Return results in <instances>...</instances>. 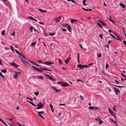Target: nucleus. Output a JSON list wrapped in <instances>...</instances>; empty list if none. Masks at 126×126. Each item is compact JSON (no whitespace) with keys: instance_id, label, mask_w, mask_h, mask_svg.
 Here are the masks:
<instances>
[{"instance_id":"1","label":"nucleus","mask_w":126,"mask_h":126,"mask_svg":"<svg viewBox=\"0 0 126 126\" xmlns=\"http://www.w3.org/2000/svg\"><path fill=\"white\" fill-rule=\"evenodd\" d=\"M44 75L46 77L47 79H48L51 80L52 81H54L56 80V79L52 78L51 76H50L49 75L47 74H44Z\"/></svg>"},{"instance_id":"2","label":"nucleus","mask_w":126,"mask_h":126,"mask_svg":"<svg viewBox=\"0 0 126 126\" xmlns=\"http://www.w3.org/2000/svg\"><path fill=\"white\" fill-rule=\"evenodd\" d=\"M25 57L24 56V57L21 58V60L22 62L24 63L25 65L28 66H29L30 65V64L28 62L26 61L24 59Z\"/></svg>"},{"instance_id":"3","label":"nucleus","mask_w":126,"mask_h":126,"mask_svg":"<svg viewBox=\"0 0 126 126\" xmlns=\"http://www.w3.org/2000/svg\"><path fill=\"white\" fill-rule=\"evenodd\" d=\"M97 22L99 26L101 27H102L101 25L103 26H106V25L104 22L100 20H98Z\"/></svg>"},{"instance_id":"4","label":"nucleus","mask_w":126,"mask_h":126,"mask_svg":"<svg viewBox=\"0 0 126 126\" xmlns=\"http://www.w3.org/2000/svg\"><path fill=\"white\" fill-rule=\"evenodd\" d=\"M44 104H42L41 102H40L38 103L36 106H38V107L36 108V109H41L44 107Z\"/></svg>"},{"instance_id":"5","label":"nucleus","mask_w":126,"mask_h":126,"mask_svg":"<svg viewBox=\"0 0 126 126\" xmlns=\"http://www.w3.org/2000/svg\"><path fill=\"white\" fill-rule=\"evenodd\" d=\"M15 51L16 53L18 54V56L20 58V59L21 58H22L23 57H24V56L21 54L17 49H15Z\"/></svg>"},{"instance_id":"6","label":"nucleus","mask_w":126,"mask_h":126,"mask_svg":"<svg viewBox=\"0 0 126 126\" xmlns=\"http://www.w3.org/2000/svg\"><path fill=\"white\" fill-rule=\"evenodd\" d=\"M110 35L113 38L115 39L116 40H118L119 41H121V39L118 36V35H116V36L118 37V38H117L115 37V36H114L113 34H110Z\"/></svg>"},{"instance_id":"7","label":"nucleus","mask_w":126,"mask_h":126,"mask_svg":"<svg viewBox=\"0 0 126 126\" xmlns=\"http://www.w3.org/2000/svg\"><path fill=\"white\" fill-rule=\"evenodd\" d=\"M114 89L116 95H118L120 93V90L115 87H114Z\"/></svg>"},{"instance_id":"8","label":"nucleus","mask_w":126,"mask_h":126,"mask_svg":"<svg viewBox=\"0 0 126 126\" xmlns=\"http://www.w3.org/2000/svg\"><path fill=\"white\" fill-rule=\"evenodd\" d=\"M32 67H33V68L34 70L37 71H38L39 72H42V71L38 68L37 67H34L32 66Z\"/></svg>"},{"instance_id":"9","label":"nucleus","mask_w":126,"mask_h":126,"mask_svg":"<svg viewBox=\"0 0 126 126\" xmlns=\"http://www.w3.org/2000/svg\"><path fill=\"white\" fill-rule=\"evenodd\" d=\"M54 63L50 62H46L44 63V64L47 65H50L53 64Z\"/></svg>"},{"instance_id":"10","label":"nucleus","mask_w":126,"mask_h":126,"mask_svg":"<svg viewBox=\"0 0 126 126\" xmlns=\"http://www.w3.org/2000/svg\"><path fill=\"white\" fill-rule=\"evenodd\" d=\"M52 88L53 90H55L56 92H58L61 91V90L57 89L54 86H52Z\"/></svg>"},{"instance_id":"11","label":"nucleus","mask_w":126,"mask_h":126,"mask_svg":"<svg viewBox=\"0 0 126 126\" xmlns=\"http://www.w3.org/2000/svg\"><path fill=\"white\" fill-rule=\"evenodd\" d=\"M71 59V58L70 57L68 58L65 61V63L67 64L68 62L69 61L70 59Z\"/></svg>"},{"instance_id":"12","label":"nucleus","mask_w":126,"mask_h":126,"mask_svg":"<svg viewBox=\"0 0 126 126\" xmlns=\"http://www.w3.org/2000/svg\"><path fill=\"white\" fill-rule=\"evenodd\" d=\"M61 85L62 86L64 87H65L66 86H68L69 85V84L66 82H65L61 83Z\"/></svg>"},{"instance_id":"13","label":"nucleus","mask_w":126,"mask_h":126,"mask_svg":"<svg viewBox=\"0 0 126 126\" xmlns=\"http://www.w3.org/2000/svg\"><path fill=\"white\" fill-rule=\"evenodd\" d=\"M28 18L29 19H31L32 20L34 21H35L36 22H37V21L36 19H34L33 17L32 16L31 17H29L28 16Z\"/></svg>"},{"instance_id":"14","label":"nucleus","mask_w":126,"mask_h":126,"mask_svg":"<svg viewBox=\"0 0 126 126\" xmlns=\"http://www.w3.org/2000/svg\"><path fill=\"white\" fill-rule=\"evenodd\" d=\"M83 65H81V64H80L77 65V66L79 67V68L81 69H83Z\"/></svg>"},{"instance_id":"15","label":"nucleus","mask_w":126,"mask_h":126,"mask_svg":"<svg viewBox=\"0 0 126 126\" xmlns=\"http://www.w3.org/2000/svg\"><path fill=\"white\" fill-rule=\"evenodd\" d=\"M0 121L2 123L5 125L6 126H8V125L5 123L3 120L1 119L0 118Z\"/></svg>"},{"instance_id":"16","label":"nucleus","mask_w":126,"mask_h":126,"mask_svg":"<svg viewBox=\"0 0 126 126\" xmlns=\"http://www.w3.org/2000/svg\"><path fill=\"white\" fill-rule=\"evenodd\" d=\"M12 65L16 67H17L18 66V65L14 63H12Z\"/></svg>"},{"instance_id":"17","label":"nucleus","mask_w":126,"mask_h":126,"mask_svg":"<svg viewBox=\"0 0 126 126\" xmlns=\"http://www.w3.org/2000/svg\"><path fill=\"white\" fill-rule=\"evenodd\" d=\"M27 102L29 103L30 104H32V105L34 106H36V105H35V104H34L32 102H30V101H27Z\"/></svg>"},{"instance_id":"18","label":"nucleus","mask_w":126,"mask_h":126,"mask_svg":"<svg viewBox=\"0 0 126 126\" xmlns=\"http://www.w3.org/2000/svg\"><path fill=\"white\" fill-rule=\"evenodd\" d=\"M67 29H68L69 31L70 32H71V31L70 30L71 29V27L70 26L68 25Z\"/></svg>"},{"instance_id":"19","label":"nucleus","mask_w":126,"mask_h":126,"mask_svg":"<svg viewBox=\"0 0 126 126\" xmlns=\"http://www.w3.org/2000/svg\"><path fill=\"white\" fill-rule=\"evenodd\" d=\"M120 6H122V7L123 8H124L125 7V5L123 3H121L120 4Z\"/></svg>"},{"instance_id":"20","label":"nucleus","mask_w":126,"mask_h":126,"mask_svg":"<svg viewBox=\"0 0 126 126\" xmlns=\"http://www.w3.org/2000/svg\"><path fill=\"white\" fill-rule=\"evenodd\" d=\"M108 109H109V112H110V114H111L112 115H113V111L112 110H111L109 108Z\"/></svg>"},{"instance_id":"21","label":"nucleus","mask_w":126,"mask_h":126,"mask_svg":"<svg viewBox=\"0 0 126 126\" xmlns=\"http://www.w3.org/2000/svg\"><path fill=\"white\" fill-rule=\"evenodd\" d=\"M78 54V56H77V60L78 61V63H79V54L78 53H77Z\"/></svg>"},{"instance_id":"22","label":"nucleus","mask_w":126,"mask_h":126,"mask_svg":"<svg viewBox=\"0 0 126 126\" xmlns=\"http://www.w3.org/2000/svg\"><path fill=\"white\" fill-rule=\"evenodd\" d=\"M63 27H66L67 26H68V24H62Z\"/></svg>"},{"instance_id":"23","label":"nucleus","mask_w":126,"mask_h":126,"mask_svg":"<svg viewBox=\"0 0 126 126\" xmlns=\"http://www.w3.org/2000/svg\"><path fill=\"white\" fill-rule=\"evenodd\" d=\"M39 10L42 13L47 12V11L45 10H43L40 9H39Z\"/></svg>"},{"instance_id":"24","label":"nucleus","mask_w":126,"mask_h":126,"mask_svg":"<svg viewBox=\"0 0 126 126\" xmlns=\"http://www.w3.org/2000/svg\"><path fill=\"white\" fill-rule=\"evenodd\" d=\"M77 21V20L76 19H71V23H73L74 21Z\"/></svg>"},{"instance_id":"25","label":"nucleus","mask_w":126,"mask_h":126,"mask_svg":"<svg viewBox=\"0 0 126 126\" xmlns=\"http://www.w3.org/2000/svg\"><path fill=\"white\" fill-rule=\"evenodd\" d=\"M36 43V41L34 42H32L31 43V45L32 46H34L35 45Z\"/></svg>"},{"instance_id":"26","label":"nucleus","mask_w":126,"mask_h":126,"mask_svg":"<svg viewBox=\"0 0 126 126\" xmlns=\"http://www.w3.org/2000/svg\"><path fill=\"white\" fill-rule=\"evenodd\" d=\"M95 107L92 106H90L89 107V108L90 110H93L94 109Z\"/></svg>"},{"instance_id":"27","label":"nucleus","mask_w":126,"mask_h":126,"mask_svg":"<svg viewBox=\"0 0 126 126\" xmlns=\"http://www.w3.org/2000/svg\"><path fill=\"white\" fill-rule=\"evenodd\" d=\"M15 73L16 74L17 76L19 75H20V73L19 72H17L16 71H15Z\"/></svg>"},{"instance_id":"28","label":"nucleus","mask_w":126,"mask_h":126,"mask_svg":"<svg viewBox=\"0 0 126 126\" xmlns=\"http://www.w3.org/2000/svg\"><path fill=\"white\" fill-rule=\"evenodd\" d=\"M10 46L11 49L13 51V52H14V48L13 46L12 45H10Z\"/></svg>"},{"instance_id":"29","label":"nucleus","mask_w":126,"mask_h":126,"mask_svg":"<svg viewBox=\"0 0 126 126\" xmlns=\"http://www.w3.org/2000/svg\"><path fill=\"white\" fill-rule=\"evenodd\" d=\"M30 30L31 32H32L33 31V27L31 26H30Z\"/></svg>"},{"instance_id":"30","label":"nucleus","mask_w":126,"mask_h":126,"mask_svg":"<svg viewBox=\"0 0 126 126\" xmlns=\"http://www.w3.org/2000/svg\"><path fill=\"white\" fill-rule=\"evenodd\" d=\"M1 72H2L5 73L6 72V69H4L3 70H1Z\"/></svg>"},{"instance_id":"31","label":"nucleus","mask_w":126,"mask_h":126,"mask_svg":"<svg viewBox=\"0 0 126 126\" xmlns=\"http://www.w3.org/2000/svg\"><path fill=\"white\" fill-rule=\"evenodd\" d=\"M37 113L38 114H43L44 113V112L43 111H38Z\"/></svg>"},{"instance_id":"32","label":"nucleus","mask_w":126,"mask_h":126,"mask_svg":"<svg viewBox=\"0 0 126 126\" xmlns=\"http://www.w3.org/2000/svg\"><path fill=\"white\" fill-rule=\"evenodd\" d=\"M39 93L38 92H35L34 93V94L36 96H38L39 94Z\"/></svg>"},{"instance_id":"33","label":"nucleus","mask_w":126,"mask_h":126,"mask_svg":"<svg viewBox=\"0 0 126 126\" xmlns=\"http://www.w3.org/2000/svg\"><path fill=\"white\" fill-rule=\"evenodd\" d=\"M109 19L111 22H112L114 24L115 23L114 22L111 18Z\"/></svg>"},{"instance_id":"34","label":"nucleus","mask_w":126,"mask_h":126,"mask_svg":"<svg viewBox=\"0 0 126 126\" xmlns=\"http://www.w3.org/2000/svg\"><path fill=\"white\" fill-rule=\"evenodd\" d=\"M17 124H18L20 126H24V124H20V123L19 122H17Z\"/></svg>"},{"instance_id":"35","label":"nucleus","mask_w":126,"mask_h":126,"mask_svg":"<svg viewBox=\"0 0 126 126\" xmlns=\"http://www.w3.org/2000/svg\"><path fill=\"white\" fill-rule=\"evenodd\" d=\"M5 31L4 30H3L1 33V34L2 35H4L5 34Z\"/></svg>"},{"instance_id":"36","label":"nucleus","mask_w":126,"mask_h":126,"mask_svg":"<svg viewBox=\"0 0 126 126\" xmlns=\"http://www.w3.org/2000/svg\"><path fill=\"white\" fill-rule=\"evenodd\" d=\"M79 97H80V100H81L83 101L84 100V98L82 97L81 95H80Z\"/></svg>"},{"instance_id":"37","label":"nucleus","mask_w":126,"mask_h":126,"mask_svg":"<svg viewBox=\"0 0 126 126\" xmlns=\"http://www.w3.org/2000/svg\"><path fill=\"white\" fill-rule=\"evenodd\" d=\"M39 79L42 80L43 79V77L42 76H39Z\"/></svg>"},{"instance_id":"38","label":"nucleus","mask_w":126,"mask_h":126,"mask_svg":"<svg viewBox=\"0 0 126 126\" xmlns=\"http://www.w3.org/2000/svg\"><path fill=\"white\" fill-rule=\"evenodd\" d=\"M102 56V55L101 53H99L97 54V57L99 58L100 57Z\"/></svg>"},{"instance_id":"39","label":"nucleus","mask_w":126,"mask_h":126,"mask_svg":"<svg viewBox=\"0 0 126 126\" xmlns=\"http://www.w3.org/2000/svg\"><path fill=\"white\" fill-rule=\"evenodd\" d=\"M14 78L15 79H17L18 78V77L17 76V75L16 74V73L14 75Z\"/></svg>"},{"instance_id":"40","label":"nucleus","mask_w":126,"mask_h":126,"mask_svg":"<svg viewBox=\"0 0 126 126\" xmlns=\"http://www.w3.org/2000/svg\"><path fill=\"white\" fill-rule=\"evenodd\" d=\"M55 21H56V22L55 23H57L58 22H59L60 21V20H58V19L56 18H55V20H54Z\"/></svg>"},{"instance_id":"41","label":"nucleus","mask_w":126,"mask_h":126,"mask_svg":"<svg viewBox=\"0 0 126 126\" xmlns=\"http://www.w3.org/2000/svg\"><path fill=\"white\" fill-rule=\"evenodd\" d=\"M58 62H59V63L61 64H62V62L61 61L60 59H58Z\"/></svg>"},{"instance_id":"42","label":"nucleus","mask_w":126,"mask_h":126,"mask_svg":"<svg viewBox=\"0 0 126 126\" xmlns=\"http://www.w3.org/2000/svg\"><path fill=\"white\" fill-rule=\"evenodd\" d=\"M39 116H40L43 119H44V118L43 117V116L41 115V114H39Z\"/></svg>"},{"instance_id":"43","label":"nucleus","mask_w":126,"mask_h":126,"mask_svg":"<svg viewBox=\"0 0 126 126\" xmlns=\"http://www.w3.org/2000/svg\"><path fill=\"white\" fill-rule=\"evenodd\" d=\"M40 68L42 70H45L46 69H46V68H44L43 67H40Z\"/></svg>"},{"instance_id":"44","label":"nucleus","mask_w":126,"mask_h":126,"mask_svg":"<svg viewBox=\"0 0 126 126\" xmlns=\"http://www.w3.org/2000/svg\"><path fill=\"white\" fill-rule=\"evenodd\" d=\"M0 76L2 78H3V79H4V76L2 75V73L0 72Z\"/></svg>"},{"instance_id":"45","label":"nucleus","mask_w":126,"mask_h":126,"mask_svg":"<svg viewBox=\"0 0 126 126\" xmlns=\"http://www.w3.org/2000/svg\"><path fill=\"white\" fill-rule=\"evenodd\" d=\"M103 123V122L101 120L100 121H99V124H100L101 125L102 123Z\"/></svg>"},{"instance_id":"46","label":"nucleus","mask_w":126,"mask_h":126,"mask_svg":"<svg viewBox=\"0 0 126 126\" xmlns=\"http://www.w3.org/2000/svg\"><path fill=\"white\" fill-rule=\"evenodd\" d=\"M115 81L116 82L117 84H120V83H119V82H118V81H117V80H115Z\"/></svg>"},{"instance_id":"47","label":"nucleus","mask_w":126,"mask_h":126,"mask_svg":"<svg viewBox=\"0 0 126 126\" xmlns=\"http://www.w3.org/2000/svg\"><path fill=\"white\" fill-rule=\"evenodd\" d=\"M102 35L103 34H100L99 35V37L101 38V39H103L102 37Z\"/></svg>"},{"instance_id":"48","label":"nucleus","mask_w":126,"mask_h":126,"mask_svg":"<svg viewBox=\"0 0 126 126\" xmlns=\"http://www.w3.org/2000/svg\"><path fill=\"white\" fill-rule=\"evenodd\" d=\"M54 33H50V34H49L51 36L54 35Z\"/></svg>"},{"instance_id":"49","label":"nucleus","mask_w":126,"mask_h":126,"mask_svg":"<svg viewBox=\"0 0 126 126\" xmlns=\"http://www.w3.org/2000/svg\"><path fill=\"white\" fill-rule=\"evenodd\" d=\"M83 67H87V68H88L89 67V66H88L87 65H83Z\"/></svg>"},{"instance_id":"50","label":"nucleus","mask_w":126,"mask_h":126,"mask_svg":"<svg viewBox=\"0 0 126 126\" xmlns=\"http://www.w3.org/2000/svg\"><path fill=\"white\" fill-rule=\"evenodd\" d=\"M49 105L50 106V107L51 108V109H52L53 107V106L51 104H50Z\"/></svg>"},{"instance_id":"51","label":"nucleus","mask_w":126,"mask_h":126,"mask_svg":"<svg viewBox=\"0 0 126 126\" xmlns=\"http://www.w3.org/2000/svg\"><path fill=\"white\" fill-rule=\"evenodd\" d=\"M121 74L122 75V76H123V77H126V76L124 74H123L122 73H121Z\"/></svg>"},{"instance_id":"52","label":"nucleus","mask_w":126,"mask_h":126,"mask_svg":"<svg viewBox=\"0 0 126 126\" xmlns=\"http://www.w3.org/2000/svg\"><path fill=\"white\" fill-rule=\"evenodd\" d=\"M62 30L63 32V31H64V32H66V30L65 29H64V28L62 29Z\"/></svg>"},{"instance_id":"53","label":"nucleus","mask_w":126,"mask_h":126,"mask_svg":"<svg viewBox=\"0 0 126 126\" xmlns=\"http://www.w3.org/2000/svg\"><path fill=\"white\" fill-rule=\"evenodd\" d=\"M111 120L114 123H116V121H114V120H113L112 119H111Z\"/></svg>"},{"instance_id":"54","label":"nucleus","mask_w":126,"mask_h":126,"mask_svg":"<svg viewBox=\"0 0 126 126\" xmlns=\"http://www.w3.org/2000/svg\"><path fill=\"white\" fill-rule=\"evenodd\" d=\"M107 89H108L109 91H110V92H111V90L110 89V87H107Z\"/></svg>"},{"instance_id":"55","label":"nucleus","mask_w":126,"mask_h":126,"mask_svg":"<svg viewBox=\"0 0 126 126\" xmlns=\"http://www.w3.org/2000/svg\"><path fill=\"white\" fill-rule=\"evenodd\" d=\"M15 32H13V33H12V34L11 35L13 36H14L15 35Z\"/></svg>"},{"instance_id":"56","label":"nucleus","mask_w":126,"mask_h":126,"mask_svg":"<svg viewBox=\"0 0 126 126\" xmlns=\"http://www.w3.org/2000/svg\"><path fill=\"white\" fill-rule=\"evenodd\" d=\"M4 48L5 49H6V50H9V48H8L7 47H4Z\"/></svg>"},{"instance_id":"57","label":"nucleus","mask_w":126,"mask_h":126,"mask_svg":"<svg viewBox=\"0 0 126 126\" xmlns=\"http://www.w3.org/2000/svg\"><path fill=\"white\" fill-rule=\"evenodd\" d=\"M71 1L73 3H75L77 4V3L74 0H72Z\"/></svg>"},{"instance_id":"58","label":"nucleus","mask_w":126,"mask_h":126,"mask_svg":"<svg viewBox=\"0 0 126 126\" xmlns=\"http://www.w3.org/2000/svg\"><path fill=\"white\" fill-rule=\"evenodd\" d=\"M115 107V106H114V107L113 108V109L115 111H116V108Z\"/></svg>"},{"instance_id":"59","label":"nucleus","mask_w":126,"mask_h":126,"mask_svg":"<svg viewBox=\"0 0 126 126\" xmlns=\"http://www.w3.org/2000/svg\"><path fill=\"white\" fill-rule=\"evenodd\" d=\"M112 42V41L111 40H109L108 42V45L110 44V43Z\"/></svg>"},{"instance_id":"60","label":"nucleus","mask_w":126,"mask_h":126,"mask_svg":"<svg viewBox=\"0 0 126 126\" xmlns=\"http://www.w3.org/2000/svg\"><path fill=\"white\" fill-rule=\"evenodd\" d=\"M37 62H39V63H42V62H41V60H39L37 61Z\"/></svg>"},{"instance_id":"61","label":"nucleus","mask_w":126,"mask_h":126,"mask_svg":"<svg viewBox=\"0 0 126 126\" xmlns=\"http://www.w3.org/2000/svg\"><path fill=\"white\" fill-rule=\"evenodd\" d=\"M79 46H80V48L81 49H83V47H82V45L81 44H80L79 45Z\"/></svg>"},{"instance_id":"62","label":"nucleus","mask_w":126,"mask_h":126,"mask_svg":"<svg viewBox=\"0 0 126 126\" xmlns=\"http://www.w3.org/2000/svg\"><path fill=\"white\" fill-rule=\"evenodd\" d=\"M123 43L124 44V45H126V42L124 41H123Z\"/></svg>"},{"instance_id":"63","label":"nucleus","mask_w":126,"mask_h":126,"mask_svg":"<svg viewBox=\"0 0 126 126\" xmlns=\"http://www.w3.org/2000/svg\"><path fill=\"white\" fill-rule=\"evenodd\" d=\"M97 120L99 121L100 120H101V119L100 118V117H98V118H97Z\"/></svg>"},{"instance_id":"64","label":"nucleus","mask_w":126,"mask_h":126,"mask_svg":"<svg viewBox=\"0 0 126 126\" xmlns=\"http://www.w3.org/2000/svg\"><path fill=\"white\" fill-rule=\"evenodd\" d=\"M109 67V66L108 64H107L106 65V68H107L108 67Z\"/></svg>"}]
</instances>
